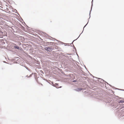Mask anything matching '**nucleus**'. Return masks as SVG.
I'll return each instance as SVG.
<instances>
[{"mask_svg":"<svg viewBox=\"0 0 124 124\" xmlns=\"http://www.w3.org/2000/svg\"><path fill=\"white\" fill-rule=\"evenodd\" d=\"M46 74L45 75V76H46Z\"/></svg>","mask_w":124,"mask_h":124,"instance_id":"c756f323","label":"nucleus"},{"mask_svg":"<svg viewBox=\"0 0 124 124\" xmlns=\"http://www.w3.org/2000/svg\"><path fill=\"white\" fill-rule=\"evenodd\" d=\"M79 36L78 37V38H77V39H78V38L79 37Z\"/></svg>","mask_w":124,"mask_h":124,"instance_id":"393cba45","label":"nucleus"},{"mask_svg":"<svg viewBox=\"0 0 124 124\" xmlns=\"http://www.w3.org/2000/svg\"><path fill=\"white\" fill-rule=\"evenodd\" d=\"M44 80L46 81V79L45 78H44L43 79Z\"/></svg>","mask_w":124,"mask_h":124,"instance_id":"2eb2a0df","label":"nucleus"},{"mask_svg":"<svg viewBox=\"0 0 124 124\" xmlns=\"http://www.w3.org/2000/svg\"><path fill=\"white\" fill-rule=\"evenodd\" d=\"M32 74H33V73H32L29 76H28L27 75L26 76V77H27L28 78L31 77Z\"/></svg>","mask_w":124,"mask_h":124,"instance_id":"39448f33","label":"nucleus"},{"mask_svg":"<svg viewBox=\"0 0 124 124\" xmlns=\"http://www.w3.org/2000/svg\"><path fill=\"white\" fill-rule=\"evenodd\" d=\"M50 38H51V37H49L48 36V35H47V39H50Z\"/></svg>","mask_w":124,"mask_h":124,"instance_id":"1a4fd4ad","label":"nucleus"},{"mask_svg":"<svg viewBox=\"0 0 124 124\" xmlns=\"http://www.w3.org/2000/svg\"><path fill=\"white\" fill-rule=\"evenodd\" d=\"M47 41H48V40L47 39Z\"/></svg>","mask_w":124,"mask_h":124,"instance_id":"cd10ccee","label":"nucleus"},{"mask_svg":"<svg viewBox=\"0 0 124 124\" xmlns=\"http://www.w3.org/2000/svg\"><path fill=\"white\" fill-rule=\"evenodd\" d=\"M119 103H123V102H124V101H123L122 100H120L119 101Z\"/></svg>","mask_w":124,"mask_h":124,"instance_id":"0eeeda50","label":"nucleus"},{"mask_svg":"<svg viewBox=\"0 0 124 124\" xmlns=\"http://www.w3.org/2000/svg\"><path fill=\"white\" fill-rule=\"evenodd\" d=\"M56 84L57 85H58V84Z\"/></svg>","mask_w":124,"mask_h":124,"instance_id":"6ab92c4d","label":"nucleus"},{"mask_svg":"<svg viewBox=\"0 0 124 124\" xmlns=\"http://www.w3.org/2000/svg\"><path fill=\"white\" fill-rule=\"evenodd\" d=\"M51 49L52 48L50 47H47V51H50L52 50Z\"/></svg>","mask_w":124,"mask_h":124,"instance_id":"20e7f679","label":"nucleus"},{"mask_svg":"<svg viewBox=\"0 0 124 124\" xmlns=\"http://www.w3.org/2000/svg\"><path fill=\"white\" fill-rule=\"evenodd\" d=\"M82 33H81L80 34V35H79V36L80 35V34H81Z\"/></svg>","mask_w":124,"mask_h":124,"instance_id":"bb28decb","label":"nucleus"},{"mask_svg":"<svg viewBox=\"0 0 124 124\" xmlns=\"http://www.w3.org/2000/svg\"><path fill=\"white\" fill-rule=\"evenodd\" d=\"M87 23L85 26L84 27V28H83V30L84 29V28L87 25Z\"/></svg>","mask_w":124,"mask_h":124,"instance_id":"f8f14e48","label":"nucleus"},{"mask_svg":"<svg viewBox=\"0 0 124 124\" xmlns=\"http://www.w3.org/2000/svg\"><path fill=\"white\" fill-rule=\"evenodd\" d=\"M93 1V0H92V6L93 5V3H92Z\"/></svg>","mask_w":124,"mask_h":124,"instance_id":"dca6fc26","label":"nucleus"},{"mask_svg":"<svg viewBox=\"0 0 124 124\" xmlns=\"http://www.w3.org/2000/svg\"><path fill=\"white\" fill-rule=\"evenodd\" d=\"M83 31H84V30H83ZM82 32H83V31H82Z\"/></svg>","mask_w":124,"mask_h":124,"instance_id":"473e14b6","label":"nucleus"},{"mask_svg":"<svg viewBox=\"0 0 124 124\" xmlns=\"http://www.w3.org/2000/svg\"><path fill=\"white\" fill-rule=\"evenodd\" d=\"M61 87H60L59 88H61Z\"/></svg>","mask_w":124,"mask_h":124,"instance_id":"f704fd0d","label":"nucleus"},{"mask_svg":"<svg viewBox=\"0 0 124 124\" xmlns=\"http://www.w3.org/2000/svg\"><path fill=\"white\" fill-rule=\"evenodd\" d=\"M49 43H50L51 44H52V42H47V45H48L49 44Z\"/></svg>","mask_w":124,"mask_h":124,"instance_id":"6e6552de","label":"nucleus"},{"mask_svg":"<svg viewBox=\"0 0 124 124\" xmlns=\"http://www.w3.org/2000/svg\"><path fill=\"white\" fill-rule=\"evenodd\" d=\"M15 10L16 11V12L17 11V10Z\"/></svg>","mask_w":124,"mask_h":124,"instance_id":"5701e85b","label":"nucleus"},{"mask_svg":"<svg viewBox=\"0 0 124 124\" xmlns=\"http://www.w3.org/2000/svg\"><path fill=\"white\" fill-rule=\"evenodd\" d=\"M22 20L23 21V19H22Z\"/></svg>","mask_w":124,"mask_h":124,"instance_id":"7c9ffc66","label":"nucleus"},{"mask_svg":"<svg viewBox=\"0 0 124 124\" xmlns=\"http://www.w3.org/2000/svg\"><path fill=\"white\" fill-rule=\"evenodd\" d=\"M83 31H84V30H83ZM82 32H83V31H82Z\"/></svg>","mask_w":124,"mask_h":124,"instance_id":"2f4dec72","label":"nucleus"},{"mask_svg":"<svg viewBox=\"0 0 124 124\" xmlns=\"http://www.w3.org/2000/svg\"><path fill=\"white\" fill-rule=\"evenodd\" d=\"M23 66L27 70H28V67H26L24 66Z\"/></svg>","mask_w":124,"mask_h":124,"instance_id":"9b49d317","label":"nucleus"},{"mask_svg":"<svg viewBox=\"0 0 124 124\" xmlns=\"http://www.w3.org/2000/svg\"><path fill=\"white\" fill-rule=\"evenodd\" d=\"M56 87V88H58V87Z\"/></svg>","mask_w":124,"mask_h":124,"instance_id":"412c9836","label":"nucleus"},{"mask_svg":"<svg viewBox=\"0 0 124 124\" xmlns=\"http://www.w3.org/2000/svg\"><path fill=\"white\" fill-rule=\"evenodd\" d=\"M17 14H18V15H19V14H18V13H17Z\"/></svg>","mask_w":124,"mask_h":124,"instance_id":"4be33fe9","label":"nucleus"},{"mask_svg":"<svg viewBox=\"0 0 124 124\" xmlns=\"http://www.w3.org/2000/svg\"><path fill=\"white\" fill-rule=\"evenodd\" d=\"M77 81V80H74L72 81L73 82H76Z\"/></svg>","mask_w":124,"mask_h":124,"instance_id":"9d476101","label":"nucleus"},{"mask_svg":"<svg viewBox=\"0 0 124 124\" xmlns=\"http://www.w3.org/2000/svg\"><path fill=\"white\" fill-rule=\"evenodd\" d=\"M123 91H124V90H123Z\"/></svg>","mask_w":124,"mask_h":124,"instance_id":"c85d7f7f","label":"nucleus"},{"mask_svg":"<svg viewBox=\"0 0 124 124\" xmlns=\"http://www.w3.org/2000/svg\"><path fill=\"white\" fill-rule=\"evenodd\" d=\"M45 49L46 50V47H45Z\"/></svg>","mask_w":124,"mask_h":124,"instance_id":"4468645a","label":"nucleus"},{"mask_svg":"<svg viewBox=\"0 0 124 124\" xmlns=\"http://www.w3.org/2000/svg\"><path fill=\"white\" fill-rule=\"evenodd\" d=\"M15 13H17L16 12H15Z\"/></svg>","mask_w":124,"mask_h":124,"instance_id":"72a5a7b5","label":"nucleus"},{"mask_svg":"<svg viewBox=\"0 0 124 124\" xmlns=\"http://www.w3.org/2000/svg\"><path fill=\"white\" fill-rule=\"evenodd\" d=\"M46 57L45 56L44 57H42V59L43 60V62L44 64H45V65H46Z\"/></svg>","mask_w":124,"mask_h":124,"instance_id":"f03ea898","label":"nucleus"},{"mask_svg":"<svg viewBox=\"0 0 124 124\" xmlns=\"http://www.w3.org/2000/svg\"><path fill=\"white\" fill-rule=\"evenodd\" d=\"M14 45L13 47L15 49H17L18 50L21 51L23 49L21 47H19L15 44H14Z\"/></svg>","mask_w":124,"mask_h":124,"instance_id":"f257e3e1","label":"nucleus"},{"mask_svg":"<svg viewBox=\"0 0 124 124\" xmlns=\"http://www.w3.org/2000/svg\"><path fill=\"white\" fill-rule=\"evenodd\" d=\"M53 85V86H55V85H54V84Z\"/></svg>","mask_w":124,"mask_h":124,"instance_id":"a211bd4d","label":"nucleus"},{"mask_svg":"<svg viewBox=\"0 0 124 124\" xmlns=\"http://www.w3.org/2000/svg\"><path fill=\"white\" fill-rule=\"evenodd\" d=\"M79 36L78 37V38H77V39H78V38L79 37Z\"/></svg>","mask_w":124,"mask_h":124,"instance_id":"a878e982","label":"nucleus"},{"mask_svg":"<svg viewBox=\"0 0 124 124\" xmlns=\"http://www.w3.org/2000/svg\"><path fill=\"white\" fill-rule=\"evenodd\" d=\"M41 71V72L42 73H43V74H44V73L42 71Z\"/></svg>","mask_w":124,"mask_h":124,"instance_id":"ddd939ff","label":"nucleus"},{"mask_svg":"<svg viewBox=\"0 0 124 124\" xmlns=\"http://www.w3.org/2000/svg\"><path fill=\"white\" fill-rule=\"evenodd\" d=\"M90 12H91L90 11Z\"/></svg>","mask_w":124,"mask_h":124,"instance_id":"aec40b11","label":"nucleus"},{"mask_svg":"<svg viewBox=\"0 0 124 124\" xmlns=\"http://www.w3.org/2000/svg\"><path fill=\"white\" fill-rule=\"evenodd\" d=\"M75 40H74V41H73V42H74V41H75Z\"/></svg>","mask_w":124,"mask_h":124,"instance_id":"b1692460","label":"nucleus"},{"mask_svg":"<svg viewBox=\"0 0 124 124\" xmlns=\"http://www.w3.org/2000/svg\"><path fill=\"white\" fill-rule=\"evenodd\" d=\"M82 89H83L82 88H78L75 89V90L76 91L79 92L81 91Z\"/></svg>","mask_w":124,"mask_h":124,"instance_id":"7ed1b4c3","label":"nucleus"},{"mask_svg":"<svg viewBox=\"0 0 124 124\" xmlns=\"http://www.w3.org/2000/svg\"><path fill=\"white\" fill-rule=\"evenodd\" d=\"M3 62L4 63H6V62H5V61H4Z\"/></svg>","mask_w":124,"mask_h":124,"instance_id":"f3484780","label":"nucleus"},{"mask_svg":"<svg viewBox=\"0 0 124 124\" xmlns=\"http://www.w3.org/2000/svg\"><path fill=\"white\" fill-rule=\"evenodd\" d=\"M36 63L38 64H40V62L39 61H37L36 62Z\"/></svg>","mask_w":124,"mask_h":124,"instance_id":"423d86ee","label":"nucleus"}]
</instances>
